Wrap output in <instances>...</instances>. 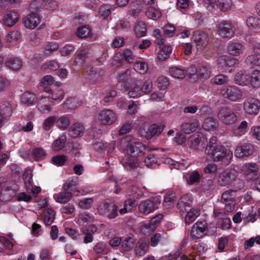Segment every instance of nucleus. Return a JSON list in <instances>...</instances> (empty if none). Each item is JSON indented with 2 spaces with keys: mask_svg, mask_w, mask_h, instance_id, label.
Listing matches in <instances>:
<instances>
[{
  "mask_svg": "<svg viewBox=\"0 0 260 260\" xmlns=\"http://www.w3.org/2000/svg\"><path fill=\"white\" fill-rule=\"evenodd\" d=\"M67 142L66 135L62 134L52 144V148L55 151H58L64 148Z\"/></svg>",
  "mask_w": 260,
  "mask_h": 260,
  "instance_id": "39",
  "label": "nucleus"
},
{
  "mask_svg": "<svg viewBox=\"0 0 260 260\" xmlns=\"http://www.w3.org/2000/svg\"><path fill=\"white\" fill-rule=\"evenodd\" d=\"M84 133V125L79 122L73 123L69 129V136L74 138L82 137Z\"/></svg>",
  "mask_w": 260,
  "mask_h": 260,
  "instance_id": "17",
  "label": "nucleus"
},
{
  "mask_svg": "<svg viewBox=\"0 0 260 260\" xmlns=\"http://www.w3.org/2000/svg\"><path fill=\"white\" fill-rule=\"evenodd\" d=\"M81 102L76 98H70L66 100L63 103V107L67 109H74L80 106Z\"/></svg>",
  "mask_w": 260,
  "mask_h": 260,
  "instance_id": "43",
  "label": "nucleus"
},
{
  "mask_svg": "<svg viewBox=\"0 0 260 260\" xmlns=\"http://www.w3.org/2000/svg\"><path fill=\"white\" fill-rule=\"evenodd\" d=\"M21 38L20 32L18 31H11L6 37V41L7 42H12L16 41Z\"/></svg>",
  "mask_w": 260,
  "mask_h": 260,
  "instance_id": "64",
  "label": "nucleus"
},
{
  "mask_svg": "<svg viewBox=\"0 0 260 260\" xmlns=\"http://www.w3.org/2000/svg\"><path fill=\"white\" fill-rule=\"evenodd\" d=\"M208 230V226L205 222H197L190 231V236L193 239H198L204 237Z\"/></svg>",
  "mask_w": 260,
  "mask_h": 260,
  "instance_id": "12",
  "label": "nucleus"
},
{
  "mask_svg": "<svg viewBox=\"0 0 260 260\" xmlns=\"http://www.w3.org/2000/svg\"><path fill=\"white\" fill-rule=\"evenodd\" d=\"M217 31L219 36L223 38H231L235 33V27L229 20H222L217 25Z\"/></svg>",
  "mask_w": 260,
  "mask_h": 260,
  "instance_id": "7",
  "label": "nucleus"
},
{
  "mask_svg": "<svg viewBox=\"0 0 260 260\" xmlns=\"http://www.w3.org/2000/svg\"><path fill=\"white\" fill-rule=\"evenodd\" d=\"M36 100L35 94L29 91L24 92L21 96V101L25 104L32 105Z\"/></svg>",
  "mask_w": 260,
  "mask_h": 260,
  "instance_id": "46",
  "label": "nucleus"
},
{
  "mask_svg": "<svg viewBox=\"0 0 260 260\" xmlns=\"http://www.w3.org/2000/svg\"><path fill=\"white\" fill-rule=\"evenodd\" d=\"M249 84L253 88L260 87V71L254 70L250 75Z\"/></svg>",
  "mask_w": 260,
  "mask_h": 260,
  "instance_id": "33",
  "label": "nucleus"
},
{
  "mask_svg": "<svg viewBox=\"0 0 260 260\" xmlns=\"http://www.w3.org/2000/svg\"><path fill=\"white\" fill-rule=\"evenodd\" d=\"M245 50L244 45L239 42H232L228 46L229 53L233 56H239L242 54Z\"/></svg>",
  "mask_w": 260,
  "mask_h": 260,
  "instance_id": "19",
  "label": "nucleus"
},
{
  "mask_svg": "<svg viewBox=\"0 0 260 260\" xmlns=\"http://www.w3.org/2000/svg\"><path fill=\"white\" fill-rule=\"evenodd\" d=\"M135 31L137 37H142L146 35L147 27L145 23L143 21L137 22L135 27Z\"/></svg>",
  "mask_w": 260,
  "mask_h": 260,
  "instance_id": "44",
  "label": "nucleus"
},
{
  "mask_svg": "<svg viewBox=\"0 0 260 260\" xmlns=\"http://www.w3.org/2000/svg\"><path fill=\"white\" fill-rule=\"evenodd\" d=\"M145 15L148 19L156 20L160 18L161 13L153 7H149L145 11Z\"/></svg>",
  "mask_w": 260,
  "mask_h": 260,
  "instance_id": "36",
  "label": "nucleus"
},
{
  "mask_svg": "<svg viewBox=\"0 0 260 260\" xmlns=\"http://www.w3.org/2000/svg\"><path fill=\"white\" fill-rule=\"evenodd\" d=\"M190 207V201L187 196H183L178 201L177 208L181 212H184Z\"/></svg>",
  "mask_w": 260,
  "mask_h": 260,
  "instance_id": "41",
  "label": "nucleus"
},
{
  "mask_svg": "<svg viewBox=\"0 0 260 260\" xmlns=\"http://www.w3.org/2000/svg\"><path fill=\"white\" fill-rule=\"evenodd\" d=\"M160 203L159 201L157 202L154 198L143 200L139 205V211L142 214L147 215L157 209Z\"/></svg>",
  "mask_w": 260,
  "mask_h": 260,
  "instance_id": "9",
  "label": "nucleus"
},
{
  "mask_svg": "<svg viewBox=\"0 0 260 260\" xmlns=\"http://www.w3.org/2000/svg\"><path fill=\"white\" fill-rule=\"evenodd\" d=\"M134 69L140 74H144L147 72L148 67L146 62L137 61L134 64Z\"/></svg>",
  "mask_w": 260,
  "mask_h": 260,
  "instance_id": "49",
  "label": "nucleus"
},
{
  "mask_svg": "<svg viewBox=\"0 0 260 260\" xmlns=\"http://www.w3.org/2000/svg\"><path fill=\"white\" fill-rule=\"evenodd\" d=\"M56 126L62 130L67 129L70 124V118L65 116H60L56 120Z\"/></svg>",
  "mask_w": 260,
  "mask_h": 260,
  "instance_id": "45",
  "label": "nucleus"
},
{
  "mask_svg": "<svg viewBox=\"0 0 260 260\" xmlns=\"http://www.w3.org/2000/svg\"><path fill=\"white\" fill-rule=\"evenodd\" d=\"M149 246L148 240L144 239L139 240L135 247L136 254L139 256H142L147 253Z\"/></svg>",
  "mask_w": 260,
  "mask_h": 260,
  "instance_id": "21",
  "label": "nucleus"
},
{
  "mask_svg": "<svg viewBox=\"0 0 260 260\" xmlns=\"http://www.w3.org/2000/svg\"><path fill=\"white\" fill-rule=\"evenodd\" d=\"M18 19V13L14 10H11L5 15L4 22L7 26L11 27L16 24Z\"/></svg>",
  "mask_w": 260,
  "mask_h": 260,
  "instance_id": "20",
  "label": "nucleus"
},
{
  "mask_svg": "<svg viewBox=\"0 0 260 260\" xmlns=\"http://www.w3.org/2000/svg\"><path fill=\"white\" fill-rule=\"evenodd\" d=\"M53 197L55 201L61 204H66L73 197L72 192L64 191L55 193Z\"/></svg>",
  "mask_w": 260,
  "mask_h": 260,
  "instance_id": "23",
  "label": "nucleus"
},
{
  "mask_svg": "<svg viewBox=\"0 0 260 260\" xmlns=\"http://www.w3.org/2000/svg\"><path fill=\"white\" fill-rule=\"evenodd\" d=\"M199 125L198 121L184 122L181 124V131L185 134H189L194 132Z\"/></svg>",
  "mask_w": 260,
  "mask_h": 260,
  "instance_id": "34",
  "label": "nucleus"
},
{
  "mask_svg": "<svg viewBox=\"0 0 260 260\" xmlns=\"http://www.w3.org/2000/svg\"><path fill=\"white\" fill-rule=\"evenodd\" d=\"M250 75L245 71H240L238 72L234 78V81L236 84L240 86H246L249 83Z\"/></svg>",
  "mask_w": 260,
  "mask_h": 260,
  "instance_id": "18",
  "label": "nucleus"
},
{
  "mask_svg": "<svg viewBox=\"0 0 260 260\" xmlns=\"http://www.w3.org/2000/svg\"><path fill=\"white\" fill-rule=\"evenodd\" d=\"M169 72L172 77L176 79H183L187 74V71L181 67H171Z\"/></svg>",
  "mask_w": 260,
  "mask_h": 260,
  "instance_id": "24",
  "label": "nucleus"
},
{
  "mask_svg": "<svg viewBox=\"0 0 260 260\" xmlns=\"http://www.w3.org/2000/svg\"><path fill=\"white\" fill-rule=\"evenodd\" d=\"M24 180L27 193L37 194L41 192V188L40 187L33 186L31 177L24 176Z\"/></svg>",
  "mask_w": 260,
  "mask_h": 260,
  "instance_id": "28",
  "label": "nucleus"
},
{
  "mask_svg": "<svg viewBox=\"0 0 260 260\" xmlns=\"http://www.w3.org/2000/svg\"><path fill=\"white\" fill-rule=\"evenodd\" d=\"M200 215V211L198 209H191L185 217V222L186 224L192 223Z\"/></svg>",
  "mask_w": 260,
  "mask_h": 260,
  "instance_id": "37",
  "label": "nucleus"
},
{
  "mask_svg": "<svg viewBox=\"0 0 260 260\" xmlns=\"http://www.w3.org/2000/svg\"><path fill=\"white\" fill-rule=\"evenodd\" d=\"M117 117V114L113 110L105 109L99 112L96 119L100 124L110 125L115 123Z\"/></svg>",
  "mask_w": 260,
  "mask_h": 260,
  "instance_id": "5",
  "label": "nucleus"
},
{
  "mask_svg": "<svg viewBox=\"0 0 260 260\" xmlns=\"http://www.w3.org/2000/svg\"><path fill=\"white\" fill-rule=\"evenodd\" d=\"M258 166L253 162L246 163L241 167V172L246 175H255L258 170Z\"/></svg>",
  "mask_w": 260,
  "mask_h": 260,
  "instance_id": "26",
  "label": "nucleus"
},
{
  "mask_svg": "<svg viewBox=\"0 0 260 260\" xmlns=\"http://www.w3.org/2000/svg\"><path fill=\"white\" fill-rule=\"evenodd\" d=\"M1 110L3 112L4 118L10 117L12 113V109L10 104L8 103L1 106Z\"/></svg>",
  "mask_w": 260,
  "mask_h": 260,
  "instance_id": "63",
  "label": "nucleus"
},
{
  "mask_svg": "<svg viewBox=\"0 0 260 260\" xmlns=\"http://www.w3.org/2000/svg\"><path fill=\"white\" fill-rule=\"evenodd\" d=\"M78 184V178L76 177L71 180L67 181L62 185V188L64 191L72 192V194L76 191H78L76 186Z\"/></svg>",
  "mask_w": 260,
  "mask_h": 260,
  "instance_id": "35",
  "label": "nucleus"
},
{
  "mask_svg": "<svg viewBox=\"0 0 260 260\" xmlns=\"http://www.w3.org/2000/svg\"><path fill=\"white\" fill-rule=\"evenodd\" d=\"M153 36L155 38V43L158 46H161L164 44L165 40L161 35V32L160 29H155L153 32Z\"/></svg>",
  "mask_w": 260,
  "mask_h": 260,
  "instance_id": "60",
  "label": "nucleus"
},
{
  "mask_svg": "<svg viewBox=\"0 0 260 260\" xmlns=\"http://www.w3.org/2000/svg\"><path fill=\"white\" fill-rule=\"evenodd\" d=\"M217 117L219 121L226 125L234 124L237 117L233 110L226 106L221 107L218 112Z\"/></svg>",
  "mask_w": 260,
  "mask_h": 260,
  "instance_id": "4",
  "label": "nucleus"
},
{
  "mask_svg": "<svg viewBox=\"0 0 260 260\" xmlns=\"http://www.w3.org/2000/svg\"><path fill=\"white\" fill-rule=\"evenodd\" d=\"M238 176L237 171L234 169H227L221 173L217 177V184L220 186H225L235 181Z\"/></svg>",
  "mask_w": 260,
  "mask_h": 260,
  "instance_id": "6",
  "label": "nucleus"
},
{
  "mask_svg": "<svg viewBox=\"0 0 260 260\" xmlns=\"http://www.w3.org/2000/svg\"><path fill=\"white\" fill-rule=\"evenodd\" d=\"M218 63L222 67H231L238 63V60L225 56H220L217 59Z\"/></svg>",
  "mask_w": 260,
  "mask_h": 260,
  "instance_id": "31",
  "label": "nucleus"
},
{
  "mask_svg": "<svg viewBox=\"0 0 260 260\" xmlns=\"http://www.w3.org/2000/svg\"><path fill=\"white\" fill-rule=\"evenodd\" d=\"M149 151V148H147L142 143L140 142H134L131 143L127 147V152L138 157V156L144 154L145 152Z\"/></svg>",
  "mask_w": 260,
  "mask_h": 260,
  "instance_id": "13",
  "label": "nucleus"
},
{
  "mask_svg": "<svg viewBox=\"0 0 260 260\" xmlns=\"http://www.w3.org/2000/svg\"><path fill=\"white\" fill-rule=\"evenodd\" d=\"M248 123L246 121H242L239 125L234 130V134L237 136L244 135L247 128Z\"/></svg>",
  "mask_w": 260,
  "mask_h": 260,
  "instance_id": "56",
  "label": "nucleus"
},
{
  "mask_svg": "<svg viewBox=\"0 0 260 260\" xmlns=\"http://www.w3.org/2000/svg\"><path fill=\"white\" fill-rule=\"evenodd\" d=\"M184 177L187 184L193 185L200 182L201 175L198 171H194L188 172L184 176Z\"/></svg>",
  "mask_w": 260,
  "mask_h": 260,
  "instance_id": "25",
  "label": "nucleus"
},
{
  "mask_svg": "<svg viewBox=\"0 0 260 260\" xmlns=\"http://www.w3.org/2000/svg\"><path fill=\"white\" fill-rule=\"evenodd\" d=\"M6 64L7 67L13 71H18L22 67L21 59L17 57H14L8 59Z\"/></svg>",
  "mask_w": 260,
  "mask_h": 260,
  "instance_id": "29",
  "label": "nucleus"
},
{
  "mask_svg": "<svg viewBox=\"0 0 260 260\" xmlns=\"http://www.w3.org/2000/svg\"><path fill=\"white\" fill-rule=\"evenodd\" d=\"M135 244V240L133 238L128 237L126 238L122 242L121 247L123 250L130 251Z\"/></svg>",
  "mask_w": 260,
  "mask_h": 260,
  "instance_id": "54",
  "label": "nucleus"
},
{
  "mask_svg": "<svg viewBox=\"0 0 260 260\" xmlns=\"http://www.w3.org/2000/svg\"><path fill=\"white\" fill-rule=\"evenodd\" d=\"M192 39L196 44L197 49L200 50L205 48L209 43V38L207 34L198 31L193 32Z\"/></svg>",
  "mask_w": 260,
  "mask_h": 260,
  "instance_id": "14",
  "label": "nucleus"
},
{
  "mask_svg": "<svg viewBox=\"0 0 260 260\" xmlns=\"http://www.w3.org/2000/svg\"><path fill=\"white\" fill-rule=\"evenodd\" d=\"M40 22V18L36 13H32L25 17L23 19L24 26L29 29H34Z\"/></svg>",
  "mask_w": 260,
  "mask_h": 260,
  "instance_id": "16",
  "label": "nucleus"
},
{
  "mask_svg": "<svg viewBox=\"0 0 260 260\" xmlns=\"http://www.w3.org/2000/svg\"><path fill=\"white\" fill-rule=\"evenodd\" d=\"M245 63L251 68L257 67L260 69V55L252 54L245 59Z\"/></svg>",
  "mask_w": 260,
  "mask_h": 260,
  "instance_id": "30",
  "label": "nucleus"
},
{
  "mask_svg": "<svg viewBox=\"0 0 260 260\" xmlns=\"http://www.w3.org/2000/svg\"><path fill=\"white\" fill-rule=\"evenodd\" d=\"M211 70L207 65L202 66L198 70V77L202 80H206L210 77Z\"/></svg>",
  "mask_w": 260,
  "mask_h": 260,
  "instance_id": "42",
  "label": "nucleus"
},
{
  "mask_svg": "<svg viewBox=\"0 0 260 260\" xmlns=\"http://www.w3.org/2000/svg\"><path fill=\"white\" fill-rule=\"evenodd\" d=\"M175 196L173 193L167 194L163 202L164 206L168 209L171 208L174 206L175 202Z\"/></svg>",
  "mask_w": 260,
  "mask_h": 260,
  "instance_id": "59",
  "label": "nucleus"
},
{
  "mask_svg": "<svg viewBox=\"0 0 260 260\" xmlns=\"http://www.w3.org/2000/svg\"><path fill=\"white\" fill-rule=\"evenodd\" d=\"M56 120V117L55 116H52L48 117L43 123L42 127L43 129L46 131L50 130L54 125Z\"/></svg>",
  "mask_w": 260,
  "mask_h": 260,
  "instance_id": "55",
  "label": "nucleus"
},
{
  "mask_svg": "<svg viewBox=\"0 0 260 260\" xmlns=\"http://www.w3.org/2000/svg\"><path fill=\"white\" fill-rule=\"evenodd\" d=\"M157 87L160 90L166 89L169 85V81L167 77L161 76L156 81Z\"/></svg>",
  "mask_w": 260,
  "mask_h": 260,
  "instance_id": "52",
  "label": "nucleus"
},
{
  "mask_svg": "<svg viewBox=\"0 0 260 260\" xmlns=\"http://www.w3.org/2000/svg\"><path fill=\"white\" fill-rule=\"evenodd\" d=\"M44 91L50 94L48 98L49 99L51 98L53 101L60 102L64 97L63 91L61 89L58 87L54 89L46 88Z\"/></svg>",
  "mask_w": 260,
  "mask_h": 260,
  "instance_id": "22",
  "label": "nucleus"
},
{
  "mask_svg": "<svg viewBox=\"0 0 260 260\" xmlns=\"http://www.w3.org/2000/svg\"><path fill=\"white\" fill-rule=\"evenodd\" d=\"M220 94L225 99L232 102H237L242 99V92L237 86H227L220 90Z\"/></svg>",
  "mask_w": 260,
  "mask_h": 260,
  "instance_id": "8",
  "label": "nucleus"
},
{
  "mask_svg": "<svg viewBox=\"0 0 260 260\" xmlns=\"http://www.w3.org/2000/svg\"><path fill=\"white\" fill-rule=\"evenodd\" d=\"M205 151L214 162L220 161L228 165L233 158V152L227 149L223 145L218 143L216 137H212L210 139Z\"/></svg>",
  "mask_w": 260,
  "mask_h": 260,
  "instance_id": "1",
  "label": "nucleus"
},
{
  "mask_svg": "<svg viewBox=\"0 0 260 260\" xmlns=\"http://www.w3.org/2000/svg\"><path fill=\"white\" fill-rule=\"evenodd\" d=\"M122 165L127 170H133L139 166L138 158L136 156L127 153L123 157Z\"/></svg>",
  "mask_w": 260,
  "mask_h": 260,
  "instance_id": "15",
  "label": "nucleus"
},
{
  "mask_svg": "<svg viewBox=\"0 0 260 260\" xmlns=\"http://www.w3.org/2000/svg\"><path fill=\"white\" fill-rule=\"evenodd\" d=\"M254 151V145L247 142L237 146L235 148L234 153L237 157L242 158L252 155Z\"/></svg>",
  "mask_w": 260,
  "mask_h": 260,
  "instance_id": "11",
  "label": "nucleus"
},
{
  "mask_svg": "<svg viewBox=\"0 0 260 260\" xmlns=\"http://www.w3.org/2000/svg\"><path fill=\"white\" fill-rule=\"evenodd\" d=\"M243 109L249 115L257 114L260 111V101L254 98L246 99L243 103Z\"/></svg>",
  "mask_w": 260,
  "mask_h": 260,
  "instance_id": "10",
  "label": "nucleus"
},
{
  "mask_svg": "<svg viewBox=\"0 0 260 260\" xmlns=\"http://www.w3.org/2000/svg\"><path fill=\"white\" fill-rule=\"evenodd\" d=\"M68 160V157L65 155H58L52 158L53 164L58 166H62Z\"/></svg>",
  "mask_w": 260,
  "mask_h": 260,
  "instance_id": "57",
  "label": "nucleus"
},
{
  "mask_svg": "<svg viewBox=\"0 0 260 260\" xmlns=\"http://www.w3.org/2000/svg\"><path fill=\"white\" fill-rule=\"evenodd\" d=\"M172 51V47L170 46L166 45L162 47L158 53L157 57L161 61L165 60L168 58Z\"/></svg>",
  "mask_w": 260,
  "mask_h": 260,
  "instance_id": "50",
  "label": "nucleus"
},
{
  "mask_svg": "<svg viewBox=\"0 0 260 260\" xmlns=\"http://www.w3.org/2000/svg\"><path fill=\"white\" fill-rule=\"evenodd\" d=\"M76 34L80 38H85L90 35L91 29L88 26H82L78 28Z\"/></svg>",
  "mask_w": 260,
  "mask_h": 260,
  "instance_id": "53",
  "label": "nucleus"
},
{
  "mask_svg": "<svg viewBox=\"0 0 260 260\" xmlns=\"http://www.w3.org/2000/svg\"><path fill=\"white\" fill-rule=\"evenodd\" d=\"M87 78L92 82H97L100 80L99 75L95 68H91L87 74Z\"/></svg>",
  "mask_w": 260,
  "mask_h": 260,
  "instance_id": "62",
  "label": "nucleus"
},
{
  "mask_svg": "<svg viewBox=\"0 0 260 260\" xmlns=\"http://www.w3.org/2000/svg\"><path fill=\"white\" fill-rule=\"evenodd\" d=\"M229 81L230 80L228 76L223 74H219L211 79V83L221 85L229 83Z\"/></svg>",
  "mask_w": 260,
  "mask_h": 260,
  "instance_id": "47",
  "label": "nucleus"
},
{
  "mask_svg": "<svg viewBox=\"0 0 260 260\" xmlns=\"http://www.w3.org/2000/svg\"><path fill=\"white\" fill-rule=\"evenodd\" d=\"M217 126V121L211 117L205 118L202 124L203 128L206 131H214Z\"/></svg>",
  "mask_w": 260,
  "mask_h": 260,
  "instance_id": "32",
  "label": "nucleus"
},
{
  "mask_svg": "<svg viewBox=\"0 0 260 260\" xmlns=\"http://www.w3.org/2000/svg\"><path fill=\"white\" fill-rule=\"evenodd\" d=\"M219 9L225 12L229 11L232 6L231 0H217Z\"/></svg>",
  "mask_w": 260,
  "mask_h": 260,
  "instance_id": "61",
  "label": "nucleus"
},
{
  "mask_svg": "<svg viewBox=\"0 0 260 260\" xmlns=\"http://www.w3.org/2000/svg\"><path fill=\"white\" fill-rule=\"evenodd\" d=\"M246 24L249 27L259 28H260V19L252 16L249 17L246 20Z\"/></svg>",
  "mask_w": 260,
  "mask_h": 260,
  "instance_id": "58",
  "label": "nucleus"
},
{
  "mask_svg": "<svg viewBox=\"0 0 260 260\" xmlns=\"http://www.w3.org/2000/svg\"><path fill=\"white\" fill-rule=\"evenodd\" d=\"M93 250L96 254H106L108 252L107 244L104 242L97 243L93 247Z\"/></svg>",
  "mask_w": 260,
  "mask_h": 260,
  "instance_id": "51",
  "label": "nucleus"
},
{
  "mask_svg": "<svg viewBox=\"0 0 260 260\" xmlns=\"http://www.w3.org/2000/svg\"><path fill=\"white\" fill-rule=\"evenodd\" d=\"M162 129L163 127L161 126L156 124L151 125L148 128L145 137L147 140H150L153 137L158 136L162 131Z\"/></svg>",
  "mask_w": 260,
  "mask_h": 260,
  "instance_id": "27",
  "label": "nucleus"
},
{
  "mask_svg": "<svg viewBox=\"0 0 260 260\" xmlns=\"http://www.w3.org/2000/svg\"><path fill=\"white\" fill-rule=\"evenodd\" d=\"M32 155L36 160L39 161L43 160L46 158L47 153L43 148L37 147L33 150Z\"/></svg>",
  "mask_w": 260,
  "mask_h": 260,
  "instance_id": "48",
  "label": "nucleus"
},
{
  "mask_svg": "<svg viewBox=\"0 0 260 260\" xmlns=\"http://www.w3.org/2000/svg\"><path fill=\"white\" fill-rule=\"evenodd\" d=\"M203 135L201 133L194 134L190 136L188 139L190 147L194 149H197L201 142Z\"/></svg>",
  "mask_w": 260,
  "mask_h": 260,
  "instance_id": "40",
  "label": "nucleus"
},
{
  "mask_svg": "<svg viewBox=\"0 0 260 260\" xmlns=\"http://www.w3.org/2000/svg\"><path fill=\"white\" fill-rule=\"evenodd\" d=\"M97 209L100 215L105 216L109 219L115 218L118 215V206L107 201L100 202Z\"/></svg>",
  "mask_w": 260,
  "mask_h": 260,
  "instance_id": "3",
  "label": "nucleus"
},
{
  "mask_svg": "<svg viewBox=\"0 0 260 260\" xmlns=\"http://www.w3.org/2000/svg\"><path fill=\"white\" fill-rule=\"evenodd\" d=\"M119 79L123 82V87L126 90L129 88L131 84H134V86L132 87L128 92L130 98H137L142 95L141 89L137 83L131 78L130 71L129 70L125 71L123 74L119 75Z\"/></svg>",
  "mask_w": 260,
  "mask_h": 260,
  "instance_id": "2",
  "label": "nucleus"
},
{
  "mask_svg": "<svg viewBox=\"0 0 260 260\" xmlns=\"http://www.w3.org/2000/svg\"><path fill=\"white\" fill-rule=\"evenodd\" d=\"M44 221L46 225H51L54 219L55 216V211L51 208H46L44 210Z\"/></svg>",
  "mask_w": 260,
  "mask_h": 260,
  "instance_id": "38",
  "label": "nucleus"
}]
</instances>
